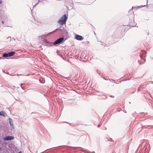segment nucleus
I'll list each match as a JSON object with an SVG mask.
<instances>
[{
	"instance_id": "obj_1",
	"label": "nucleus",
	"mask_w": 153,
	"mask_h": 153,
	"mask_svg": "<svg viewBox=\"0 0 153 153\" xmlns=\"http://www.w3.org/2000/svg\"><path fill=\"white\" fill-rule=\"evenodd\" d=\"M67 18V16L66 15H64L60 18L58 21L57 22L61 25H63L64 24H65Z\"/></svg>"
},
{
	"instance_id": "obj_2",
	"label": "nucleus",
	"mask_w": 153,
	"mask_h": 153,
	"mask_svg": "<svg viewBox=\"0 0 153 153\" xmlns=\"http://www.w3.org/2000/svg\"><path fill=\"white\" fill-rule=\"evenodd\" d=\"M15 53L14 51H11L7 53H4L3 54V57H8L13 56Z\"/></svg>"
},
{
	"instance_id": "obj_3",
	"label": "nucleus",
	"mask_w": 153,
	"mask_h": 153,
	"mask_svg": "<svg viewBox=\"0 0 153 153\" xmlns=\"http://www.w3.org/2000/svg\"><path fill=\"white\" fill-rule=\"evenodd\" d=\"M64 38L63 37H61L59 38L55 41L53 43V44L55 45L61 43L64 40Z\"/></svg>"
},
{
	"instance_id": "obj_4",
	"label": "nucleus",
	"mask_w": 153,
	"mask_h": 153,
	"mask_svg": "<svg viewBox=\"0 0 153 153\" xmlns=\"http://www.w3.org/2000/svg\"><path fill=\"white\" fill-rule=\"evenodd\" d=\"M75 38L78 40H82L83 39V38L82 36L77 34L75 35Z\"/></svg>"
},
{
	"instance_id": "obj_5",
	"label": "nucleus",
	"mask_w": 153,
	"mask_h": 153,
	"mask_svg": "<svg viewBox=\"0 0 153 153\" xmlns=\"http://www.w3.org/2000/svg\"><path fill=\"white\" fill-rule=\"evenodd\" d=\"M14 137L12 136H7L4 138V140H8L13 139Z\"/></svg>"
},
{
	"instance_id": "obj_6",
	"label": "nucleus",
	"mask_w": 153,
	"mask_h": 153,
	"mask_svg": "<svg viewBox=\"0 0 153 153\" xmlns=\"http://www.w3.org/2000/svg\"><path fill=\"white\" fill-rule=\"evenodd\" d=\"M146 51H141V53H140V57L141 58H142L143 57H144L145 56V54H146Z\"/></svg>"
},
{
	"instance_id": "obj_7",
	"label": "nucleus",
	"mask_w": 153,
	"mask_h": 153,
	"mask_svg": "<svg viewBox=\"0 0 153 153\" xmlns=\"http://www.w3.org/2000/svg\"><path fill=\"white\" fill-rule=\"evenodd\" d=\"M6 115V114L4 111H1L0 112V115L5 117Z\"/></svg>"
},
{
	"instance_id": "obj_8",
	"label": "nucleus",
	"mask_w": 153,
	"mask_h": 153,
	"mask_svg": "<svg viewBox=\"0 0 153 153\" xmlns=\"http://www.w3.org/2000/svg\"><path fill=\"white\" fill-rule=\"evenodd\" d=\"M10 124L11 125V126H13V124L10 121Z\"/></svg>"
},
{
	"instance_id": "obj_9",
	"label": "nucleus",
	"mask_w": 153,
	"mask_h": 153,
	"mask_svg": "<svg viewBox=\"0 0 153 153\" xmlns=\"http://www.w3.org/2000/svg\"><path fill=\"white\" fill-rule=\"evenodd\" d=\"M1 23H2V24H4V22L3 21H1Z\"/></svg>"
},
{
	"instance_id": "obj_10",
	"label": "nucleus",
	"mask_w": 153,
	"mask_h": 153,
	"mask_svg": "<svg viewBox=\"0 0 153 153\" xmlns=\"http://www.w3.org/2000/svg\"><path fill=\"white\" fill-rule=\"evenodd\" d=\"M2 2V1L1 0H0V4H1Z\"/></svg>"
},
{
	"instance_id": "obj_11",
	"label": "nucleus",
	"mask_w": 153,
	"mask_h": 153,
	"mask_svg": "<svg viewBox=\"0 0 153 153\" xmlns=\"http://www.w3.org/2000/svg\"><path fill=\"white\" fill-rule=\"evenodd\" d=\"M18 153H22V152L21 151L19 152Z\"/></svg>"
},
{
	"instance_id": "obj_12",
	"label": "nucleus",
	"mask_w": 153,
	"mask_h": 153,
	"mask_svg": "<svg viewBox=\"0 0 153 153\" xmlns=\"http://www.w3.org/2000/svg\"><path fill=\"white\" fill-rule=\"evenodd\" d=\"M100 126V125H98V127H99Z\"/></svg>"
},
{
	"instance_id": "obj_13",
	"label": "nucleus",
	"mask_w": 153,
	"mask_h": 153,
	"mask_svg": "<svg viewBox=\"0 0 153 153\" xmlns=\"http://www.w3.org/2000/svg\"><path fill=\"white\" fill-rule=\"evenodd\" d=\"M1 147H0V150H1Z\"/></svg>"
},
{
	"instance_id": "obj_14",
	"label": "nucleus",
	"mask_w": 153,
	"mask_h": 153,
	"mask_svg": "<svg viewBox=\"0 0 153 153\" xmlns=\"http://www.w3.org/2000/svg\"><path fill=\"white\" fill-rule=\"evenodd\" d=\"M39 2H38L35 5V6H36V5L38 4V3Z\"/></svg>"
},
{
	"instance_id": "obj_15",
	"label": "nucleus",
	"mask_w": 153,
	"mask_h": 153,
	"mask_svg": "<svg viewBox=\"0 0 153 153\" xmlns=\"http://www.w3.org/2000/svg\"><path fill=\"white\" fill-rule=\"evenodd\" d=\"M40 1V0H39L38 2H39Z\"/></svg>"
},
{
	"instance_id": "obj_16",
	"label": "nucleus",
	"mask_w": 153,
	"mask_h": 153,
	"mask_svg": "<svg viewBox=\"0 0 153 153\" xmlns=\"http://www.w3.org/2000/svg\"><path fill=\"white\" fill-rule=\"evenodd\" d=\"M143 60L144 61H145V60L144 59H143Z\"/></svg>"
},
{
	"instance_id": "obj_17",
	"label": "nucleus",
	"mask_w": 153,
	"mask_h": 153,
	"mask_svg": "<svg viewBox=\"0 0 153 153\" xmlns=\"http://www.w3.org/2000/svg\"><path fill=\"white\" fill-rule=\"evenodd\" d=\"M111 97H113L112 96H111Z\"/></svg>"
},
{
	"instance_id": "obj_18",
	"label": "nucleus",
	"mask_w": 153,
	"mask_h": 153,
	"mask_svg": "<svg viewBox=\"0 0 153 153\" xmlns=\"http://www.w3.org/2000/svg\"><path fill=\"white\" fill-rule=\"evenodd\" d=\"M21 88H22V86H21Z\"/></svg>"
}]
</instances>
